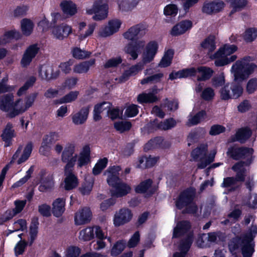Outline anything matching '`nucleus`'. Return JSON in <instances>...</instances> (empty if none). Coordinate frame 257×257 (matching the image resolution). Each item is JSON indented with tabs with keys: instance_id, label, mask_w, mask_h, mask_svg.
I'll return each mask as SVG.
<instances>
[{
	"instance_id": "nucleus-60",
	"label": "nucleus",
	"mask_w": 257,
	"mask_h": 257,
	"mask_svg": "<svg viewBox=\"0 0 257 257\" xmlns=\"http://www.w3.org/2000/svg\"><path fill=\"white\" fill-rule=\"evenodd\" d=\"M16 215V213L13 209L7 210L0 216V223H4V222L11 219Z\"/></svg>"
},
{
	"instance_id": "nucleus-15",
	"label": "nucleus",
	"mask_w": 257,
	"mask_h": 257,
	"mask_svg": "<svg viewBox=\"0 0 257 257\" xmlns=\"http://www.w3.org/2000/svg\"><path fill=\"white\" fill-rule=\"evenodd\" d=\"M38 179L41 185L39 190L45 191L51 189L54 186V181L52 175L44 170H42L38 175Z\"/></svg>"
},
{
	"instance_id": "nucleus-30",
	"label": "nucleus",
	"mask_w": 257,
	"mask_h": 257,
	"mask_svg": "<svg viewBox=\"0 0 257 257\" xmlns=\"http://www.w3.org/2000/svg\"><path fill=\"white\" fill-rule=\"evenodd\" d=\"M34 23L28 19L25 18L21 21V30L23 34L25 36L30 35L34 29Z\"/></svg>"
},
{
	"instance_id": "nucleus-39",
	"label": "nucleus",
	"mask_w": 257,
	"mask_h": 257,
	"mask_svg": "<svg viewBox=\"0 0 257 257\" xmlns=\"http://www.w3.org/2000/svg\"><path fill=\"white\" fill-rule=\"evenodd\" d=\"M13 127V125L11 123H8L2 135V139L6 142H9L15 136L14 130Z\"/></svg>"
},
{
	"instance_id": "nucleus-19",
	"label": "nucleus",
	"mask_w": 257,
	"mask_h": 257,
	"mask_svg": "<svg viewBox=\"0 0 257 257\" xmlns=\"http://www.w3.org/2000/svg\"><path fill=\"white\" fill-rule=\"evenodd\" d=\"M192 27V23L191 21H182L173 26L170 33L172 36H178L184 34L187 31L191 29Z\"/></svg>"
},
{
	"instance_id": "nucleus-28",
	"label": "nucleus",
	"mask_w": 257,
	"mask_h": 257,
	"mask_svg": "<svg viewBox=\"0 0 257 257\" xmlns=\"http://www.w3.org/2000/svg\"><path fill=\"white\" fill-rule=\"evenodd\" d=\"M157 92L158 90L157 89H153L152 92L140 94L138 96V101L140 103L154 102L158 100L156 95Z\"/></svg>"
},
{
	"instance_id": "nucleus-14",
	"label": "nucleus",
	"mask_w": 257,
	"mask_h": 257,
	"mask_svg": "<svg viewBox=\"0 0 257 257\" xmlns=\"http://www.w3.org/2000/svg\"><path fill=\"white\" fill-rule=\"evenodd\" d=\"M132 218L131 211L127 208H122L116 212L113 217L115 226H119L129 222Z\"/></svg>"
},
{
	"instance_id": "nucleus-5",
	"label": "nucleus",
	"mask_w": 257,
	"mask_h": 257,
	"mask_svg": "<svg viewBox=\"0 0 257 257\" xmlns=\"http://www.w3.org/2000/svg\"><path fill=\"white\" fill-rule=\"evenodd\" d=\"M237 50V47L235 45L225 44L220 47L219 50L210 57L215 59V64L217 66H222L227 65L235 61L237 56L235 55L229 56L235 53Z\"/></svg>"
},
{
	"instance_id": "nucleus-63",
	"label": "nucleus",
	"mask_w": 257,
	"mask_h": 257,
	"mask_svg": "<svg viewBox=\"0 0 257 257\" xmlns=\"http://www.w3.org/2000/svg\"><path fill=\"white\" fill-rule=\"evenodd\" d=\"M109 117L114 119L119 118L122 116V110L118 108H113L111 109L107 110Z\"/></svg>"
},
{
	"instance_id": "nucleus-56",
	"label": "nucleus",
	"mask_w": 257,
	"mask_h": 257,
	"mask_svg": "<svg viewBox=\"0 0 257 257\" xmlns=\"http://www.w3.org/2000/svg\"><path fill=\"white\" fill-rule=\"evenodd\" d=\"M192 243L191 237H189L186 243L181 245L180 249L183 251L181 253H176L174 254L173 257H184L185 252L188 250L191 244Z\"/></svg>"
},
{
	"instance_id": "nucleus-8",
	"label": "nucleus",
	"mask_w": 257,
	"mask_h": 257,
	"mask_svg": "<svg viewBox=\"0 0 257 257\" xmlns=\"http://www.w3.org/2000/svg\"><path fill=\"white\" fill-rule=\"evenodd\" d=\"M194 196V192L190 191L183 192L179 196L176 201V206L179 209L186 207V212L194 213L196 211L197 207L192 202Z\"/></svg>"
},
{
	"instance_id": "nucleus-59",
	"label": "nucleus",
	"mask_w": 257,
	"mask_h": 257,
	"mask_svg": "<svg viewBox=\"0 0 257 257\" xmlns=\"http://www.w3.org/2000/svg\"><path fill=\"white\" fill-rule=\"evenodd\" d=\"M122 62V59L120 57H116L108 60L105 63V68H112L117 66Z\"/></svg>"
},
{
	"instance_id": "nucleus-6",
	"label": "nucleus",
	"mask_w": 257,
	"mask_h": 257,
	"mask_svg": "<svg viewBox=\"0 0 257 257\" xmlns=\"http://www.w3.org/2000/svg\"><path fill=\"white\" fill-rule=\"evenodd\" d=\"M108 0H95L91 8H86L85 13L92 16L94 21H102L107 19L109 15Z\"/></svg>"
},
{
	"instance_id": "nucleus-61",
	"label": "nucleus",
	"mask_w": 257,
	"mask_h": 257,
	"mask_svg": "<svg viewBox=\"0 0 257 257\" xmlns=\"http://www.w3.org/2000/svg\"><path fill=\"white\" fill-rule=\"evenodd\" d=\"M78 79L76 77H69L65 80L63 84V87L64 88L71 89L73 88L76 85Z\"/></svg>"
},
{
	"instance_id": "nucleus-34",
	"label": "nucleus",
	"mask_w": 257,
	"mask_h": 257,
	"mask_svg": "<svg viewBox=\"0 0 257 257\" xmlns=\"http://www.w3.org/2000/svg\"><path fill=\"white\" fill-rule=\"evenodd\" d=\"M197 73L198 80H205L211 76L213 71L210 68L200 66L197 68Z\"/></svg>"
},
{
	"instance_id": "nucleus-46",
	"label": "nucleus",
	"mask_w": 257,
	"mask_h": 257,
	"mask_svg": "<svg viewBox=\"0 0 257 257\" xmlns=\"http://www.w3.org/2000/svg\"><path fill=\"white\" fill-rule=\"evenodd\" d=\"M131 126V123L128 121H120L116 122L114 124L115 130L120 133H123L129 130Z\"/></svg>"
},
{
	"instance_id": "nucleus-4",
	"label": "nucleus",
	"mask_w": 257,
	"mask_h": 257,
	"mask_svg": "<svg viewBox=\"0 0 257 257\" xmlns=\"http://www.w3.org/2000/svg\"><path fill=\"white\" fill-rule=\"evenodd\" d=\"M251 58L245 57L237 61L231 69V73L233 75L235 82H241L246 79L256 68V65L249 63Z\"/></svg>"
},
{
	"instance_id": "nucleus-50",
	"label": "nucleus",
	"mask_w": 257,
	"mask_h": 257,
	"mask_svg": "<svg viewBox=\"0 0 257 257\" xmlns=\"http://www.w3.org/2000/svg\"><path fill=\"white\" fill-rule=\"evenodd\" d=\"M152 181L150 179L147 180L140 183L136 187L135 190L137 193H145L151 188Z\"/></svg>"
},
{
	"instance_id": "nucleus-47",
	"label": "nucleus",
	"mask_w": 257,
	"mask_h": 257,
	"mask_svg": "<svg viewBox=\"0 0 257 257\" xmlns=\"http://www.w3.org/2000/svg\"><path fill=\"white\" fill-rule=\"evenodd\" d=\"M32 150V144H28L25 147L23 153L18 160V164H21V163L25 162L30 157Z\"/></svg>"
},
{
	"instance_id": "nucleus-9",
	"label": "nucleus",
	"mask_w": 257,
	"mask_h": 257,
	"mask_svg": "<svg viewBox=\"0 0 257 257\" xmlns=\"http://www.w3.org/2000/svg\"><path fill=\"white\" fill-rule=\"evenodd\" d=\"M121 25V22L118 19L110 20L99 29L98 35L102 38L109 37L119 31Z\"/></svg>"
},
{
	"instance_id": "nucleus-41",
	"label": "nucleus",
	"mask_w": 257,
	"mask_h": 257,
	"mask_svg": "<svg viewBox=\"0 0 257 257\" xmlns=\"http://www.w3.org/2000/svg\"><path fill=\"white\" fill-rule=\"evenodd\" d=\"M8 77L7 75L0 80V93L10 92L15 90V86L7 84Z\"/></svg>"
},
{
	"instance_id": "nucleus-55",
	"label": "nucleus",
	"mask_w": 257,
	"mask_h": 257,
	"mask_svg": "<svg viewBox=\"0 0 257 257\" xmlns=\"http://www.w3.org/2000/svg\"><path fill=\"white\" fill-rule=\"evenodd\" d=\"M14 231H24L27 228V223L25 219H19L13 224Z\"/></svg>"
},
{
	"instance_id": "nucleus-35",
	"label": "nucleus",
	"mask_w": 257,
	"mask_h": 257,
	"mask_svg": "<svg viewBox=\"0 0 257 257\" xmlns=\"http://www.w3.org/2000/svg\"><path fill=\"white\" fill-rule=\"evenodd\" d=\"M251 134V131L248 128L240 129L237 132L235 135V139L234 141L243 143L249 138Z\"/></svg>"
},
{
	"instance_id": "nucleus-22",
	"label": "nucleus",
	"mask_w": 257,
	"mask_h": 257,
	"mask_svg": "<svg viewBox=\"0 0 257 257\" xmlns=\"http://www.w3.org/2000/svg\"><path fill=\"white\" fill-rule=\"evenodd\" d=\"M38 52V48L36 45H32L28 48L24 53L21 61V65L24 67L29 65L32 59L36 56Z\"/></svg>"
},
{
	"instance_id": "nucleus-52",
	"label": "nucleus",
	"mask_w": 257,
	"mask_h": 257,
	"mask_svg": "<svg viewBox=\"0 0 257 257\" xmlns=\"http://www.w3.org/2000/svg\"><path fill=\"white\" fill-rule=\"evenodd\" d=\"M178 13V7L175 4H169L164 9V14L165 16H175Z\"/></svg>"
},
{
	"instance_id": "nucleus-53",
	"label": "nucleus",
	"mask_w": 257,
	"mask_h": 257,
	"mask_svg": "<svg viewBox=\"0 0 257 257\" xmlns=\"http://www.w3.org/2000/svg\"><path fill=\"white\" fill-rule=\"evenodd\" d=\"M80 253V249L76 246L67 247L65 251V257H78Z\"/></svg>"
},
{
	"instance_id": "nucleus-20",
	"label": "nucleus",
	"mask_w": 257,
	"mask_h": 257,
	"mask_svg": "<svg viewBox=\"0 0 257 257\" xmlns=\"http://www.w3.org/2000/svg\"><path fill=\"white\" fill-rule=\"evenodd\" d=\"M60 7L63 14L67 18L71 17L78 13L77 5L72 1H63L61 2Z\"/></svg>"
},
{
	"instance_id": "nucleus-10",
	"label": "nucleus",
	"mask_w": 257,
	"mask_h": 257,
	"mask_svg": "<svg viewBox=\"0 0 257 257\" xmlns=\"http://www.w3.org/2000/svg\"><path fill=\"white\" fill-rule=\"evenodd\" d=\"M71 26L66 23H62L54 26L51 29V35L54 39L63 40L73 33Z\"/></svg>"
},
{
	"instance_id": "nucleus-25",
	"label": "nucleus",
	"mask_w": 257,
	"mask_h": 257,
	"mask_svg": "<svg viewBox=\"0 0 257 257\" xmlns=\"http://www.w3.org/2000/svg\"><path fill=\"white\" fill-rule=\"evenodd\" d=\"M72 170H64L65 178L64 180V188L69 190L76 187L78 185L77 177L72 173Z\"/></svg>"
},
{
	"instance_id": "nucleus-1",
	"label": "nucleus",
	"mask_w": 257,
	"mask_h": 257,
	"mask_svg": "<svg viewBox=\"0 0 257 257\" xmlns=\"http://www.w3.org/2000/svg\"><path fill=\"white\" fill-rule=\"evenodd\" d=\"M29 88L24 84L17 92V98H14L13 94L0 96V109L7 113L10 117H14L26 111L34 104L37 94H30L24 98L21 97Z\"/></svg>"
},
{
	"instance_id": "nucleus-32",
	"label": "nucleus",
	"mask_w": 257,
	"mask_h": 257,
	"mask_svg": "<svg viewBox=\"0 0 257 257\" xmlns=\"http://www.w3.org/2000/svg\"><path fill=\"white\" fill-rule=\"evenodd\" d=\"M190 227V224L187 221L178 223L174 229L173 237H178L183 235L188 231Z\"/></svg>"
},
{
	"instance_id": "nucleus-23",
	"label": "nucleus",
	"mask_w": 257,
	"mask_h": 257,
	"mask_svg": "<svg viewBox=\"0 0 257 257\" xmlns=\"http://www.w3.org/2000/svg\"><path fill=\"white\" fill-rule=\"evenodd\" d=\"M91 217V212L88 208H84L76 212L75 223L76 225H82L88 222Z\"/></svg>"
},
{
	"instance_id": "nucleus-54",
	"label": "nucleus",
	"mask_w": 257,
	"mask_h": 257,
	"mask_svg": "<svg viewBox=\"0 0 257 257\" xmlns=\"http://www.w3.org/2000/svg\"><path fill=\"white\" fill-rule=\"evenodd\" d=\"M61 138V135L57 132H51L47 135L45 138V141L46 143H54Z\"/></svg>"
},
{
	"instance_id": "nucleus-27",
	"label": "nucleus",
	"mask_w": 257,
	"mask_h": 257,
	"mask_svg": "<svg viewBox=\"0 0 257 257\" xmlns=\"http://www.w3.org/2000/svg\"><path fill=\"white\" fill-rule=\"evenodd\" d=\"M95 62L94 59H90L75 64L73 66V71L76 74L86 73L90 68L94 65Z\"/></svg>"
},
{
	"instance_id": "nucleus-51",
	"label": "nucleus",
	"mask_w": 257,
	"mask_h": 257,
	"mask_svg": "<svg viewBox=\"0 0 257 257\" xmlns=\"http://www.w3.org/2000/svg\"><path fill=\"white\" fill-rule=\"evenodd\" d=\"M206 117V113L205 111H201L196 115L190 117L189 119L188 123L191 125L196 124L205 119Z\"/></svg>"
},
{
	"instance_id": "nucleus-43",
	"label": "nucleus",
	"mask_w": 257,
	"mask_h": 257,
	"mask_svg": "<svg viewBox=\"0 0 257 257\" xmlns=\"http://www.w3.org/2000/svg\"><path fill=\"white\" fill-rule=\"evenodd\" d=\"M125 243L122 241H117L112 247L110 253L112 256H116L124 249Z\"/></svg>"
},
{
	"instance_id": "nucleus-38",
	"label": "nucleus",
	"mask_w": 257,
	"mask_h": 257,
	"mask_svg": "<svg viewBox=\"0 0 257 257\" xmlns=\"http://www.w3.org/2000/svg\"><path fill=\"white\" fill-rule=\"evenodd\" d=\"M94 236L93 227H87L80 231L79 238L80 239L87 241L93 238Z\"/></svg>"
},
{
	"instance_id": "nucleus-40",
	"label": "nucleus",
	"mask_w": 257,
	"mask_h": 257,
	"mask_svg": "<svg viewBox=\"0 0 257 257\" xmlns=\"http://www.w3.org/2000/svg\"><path fill=\"white\" fill-rule=\"evenodd\" d=\"M79 95L77 91H72L62 97L58 102L59 104L70 103L75 101Z\"/></svg>"
},
{
	"instance_id": "nucleus-7",
	"label": "nucleus",
	"mask_w": 257,
	"mask_h": 257,
	"mask_svg": "<svg viewBox=\"0 0 257 257\" xmlns=\"http://www.w3.org/2000/svg\"><path fill=\"white\" fill-rule=\"evenodd\" d=\"M207 149V146L206 144H202L192 152L191 156L193 159L200 161L198 164V167L200 169L205 168L214 160L217 152L216 149L212 150L208 156L206 155Z\"/></svg>"
},
{
	"instance_id": "nucleus-44",
	"label": "nucleus",
	"mask_w": 257,
	"mask_h": 257,
	"mask_svg": "<svg viewBox=\"0 0 257 257\" xmlns=\"http://www.w3.org/2000/svg\"><path fill=\"white\" fill-rule=\"evenodd\" d=\"M38 222L37 220L33 221L30 227V239L29 240L30 244L33 243L34 241L37 237L38 234Z\"/></svg>"
},
{
	"instance_id": "nucleus-36",
	"label": "nucleus",
	"mask_w": 257,
	"mask_h": 257,
	"mask_svg": "<svg viewBox=\"0 0 257 257\" xmlns=\"http://www.w3.org/2000/svg\"><path fill=\"white\" fill-rule=\"evenodd\" d=\"M174 55V51L172 49L168 50L165 53L164 57L159 63V65L161 67L169 66L172 62Z\"/></svg>"
},
{
	"instance_id": "nucleus-31",
	"label": "nucleus",
	"mask_w": 257,
	"mask_h": 257,
	"mask_svg": "<svg viewBox=\"0 0 257 257\" xmlns=\"http://www.w3.org/2000/svg\"><path fill=\"white\" fill-rule=\"evenodd\" d=\"M21 37L20 33L16 30H12L6 32L3 36L0 43L1 45L10 42L12 39H18Z\"/></svg>"
},
{
	"instance_id": "nucleus-26",
	"label": "nucleus",
	"mask_w": 257,
	"mask_h": 257,
	"mask_svg": "<svg viewBox=\"0 0 257 257\" xmlns=\"http://www.w3.org/2000/svg\"><path fill=\"white\" fill-rule=\"evenodd\" d=\"M141 0H117L118 9L122 12L132 11L136 8Z\"/></svg>"
},
{
	"instance_id": "nucleus-13",
	"label": "nucleus",
	"mask_w": 257,
	"mask_h": 257,
	"mask_svg": "<svg viewBox=\"0 0 257 257\" xmlns=\"http://www.w3.org/2000/svg\"><path fill=\"white\" fill-rule=\"evenodd\" d=\"M146 33L147 30L145 27L143 25L139 24L129 28L127 31L123 33V36L128 40L133 41L142 37Z\"/></svg>"
},
{
	"instance_id": "nucleus-24",
	"label": "nucleus",
	"mask_w": 257,
	"mask_h": 257,
	"mask_svg": "<svg viewBox=\"0 0 257 257\" xmlns=\"http://www.w3.org/2000/svg\"><path fill=\"white\" fill-rule=\"evenodd\" d=\"M145 44L143 40L137 41L135 45L129 44L124 48V51L131 56V59L136 60L138 57L140 49L143 48Z\"/></svg>"
},
{
	"instance_id": "nucleus-11",
	"label": "nucleus",
	"mask_w": 257,
	"mask_h": 257,
	"mask_svg": "<svg viewBox=\"0 0 257 257\" xmlns=\"http://www.w3.org/2000/svg\"><path fill=\"white\" fill-rule=\"evenodd\" d=\"M232 169L236 172V177H228L224 179L223 186L225 187H231L235 185L237 181H242L244 180L245 171L244 163L239 162L232 167Z\"/></svg>"
},
{
	"instance_id": "nucleus-62",
	"label": "nucleus",
	"mask_w": 257,
	"mask_h": 257,
	"mask_svg": "<svg viewBox=\"0 0 257 257\" xmlns=\"http://www.w3.org/2000/svg\"><path fill=\"white\" fill-rule=\"evenodd\" d=\"M29 9L27 6L22 5L17 7L13 12L14 16L19 17L25 15Z\"/></svg>"
},
{
	"instance_id": "nucleus-58",
	"label": "nucleus",
	"mask_w": 257,
	"mask_h": 257,
	"mask_svg": "<svg viewBox=\"0 0 257 257\" xmlns=\"http://www.w3.org/2000/svg\"><path fill=\"white\" fill-rule=\"evenodd\" d=\"M230 88L232 90V98H237L242 94V88L240 85L233 83L231 85Z\"/></svg>"
},
{
	"instance_id": "nucleus-64",
	"label": "nucleus",
	"mask_w": 257,
	"mask_h": 257,
	"mask_svg": "<svg viewBox=\"0 0 257 257\" xmlns=\"http://www.w3.org/2000/svg\"><path fill=\"white\" fill-rule=\"evenodd\" d=\"M247 4V0H233L231 3V6L235 11H238L244 8Z\"/></svg>"
},
{
	"instance_id": "nucleus-18",
	"label": "nucleus",
	"mask_w": 257,
	"mask_h": 257,
	"mask_svg": "<svg viewBox=\"0 0 257 257\" xmlns=\"http://www.w3.org/2000/svg\"><path fill=\"white\" fill-rule=\"evenodd\" d=\"M253 153V150L250 148H238L235 146L228 149L227 155L233 159L238 160L243 157H248Z\"/></svg>"
},
{
	"instance_id": "nucleus-12",
	"label": "nucleus",
	"mask_w": 257,
	"mask_h": 257,
	"mask_svg": "<svg viewBox=\"0 0 257 257\" xmlns=\"http://www.w3.org/2000/svg\"><path fill=\"white\" fill-rule=\"evenodd\" d=\"M158 49V44L155 41H151L145 47L142 54V63L146 64L152 62L156 55Z\"/></svg>"
},
{
	"instance_id": "nucleus-2",
	"label": "nucleus",
	"mask_w": 257,
	"mask_h": 257,
	"mask_svg": "<svg viewBox=\"0 0 257 257\" xmlns=\"http://www.w3.org/2000/svg\"><path fill=\"white\" fill-rule=\"evenodd\" d=\"M77 150V146L74 143H68L62 152L61 160L66 163L65 170L73 169L76 161L77 167L81 168L88 163L90 161V149L88 146L83 147L78 157L75 152Z\"/></svg>"
},
{
	"instance_id": "nucleus-45",
	"label": "nucleus",
	"mask_w": 257,
	"mask_h": 257,
	"mask_svg": "<svg viewBox=\"0 0 257 257\" xmlns=\"http://www.w3.org/2000/svg\"><path fill=\"white\" fill-rule=\"evenodd\" d=\"M257 37V30L255 28H249L247 29L243 35L244 41L247 42H250L253 41Z\"/></svg>"
},
{
	"instance_id": "nucleus-37",
	"label": "nucleus",
	"mask_w": 257,
	"mask_h": 257,
	"mask_svg": "<svg viewBox=\"0 0 257 257\" xmlns=\"http://www.w3.org/2000/svg\"><path fill=\"white\" fill-rule=\"evenodd\" d=\"M201 46L208 53L214 51L216 48L214 37L211 36L206 39L202 43Z\"/></svg>"
},
{
	"instance_id": "nucleus-57",
	"label": "nucleus",
	"mask_w": 257,
	"mask_h": 257,
	"mask_svg": "<svg viewBox=\"0 0 257 257\" xmlns=\"http://www.w3.org/2000/svg\"><path fill=\"white\" fill-rule=\"evenodd\" d=\"M176 124V121L173 118H170L159 124L158 127L160 129L167 130L173 127Z\"/></svg>"
},
{
	"instance_id": "nucleus-3",
	"label": "nucleus",
	"mask_w": 257,
	"mask_h": 257,
	"mask_svg": "<svg viewBox=\"0 0 257 257\" xmlns=\"http://www.w3.org/2000/svg\"><path fill=\"white\" fill-rule=\"evenodd\" d=\"M120 170L119 166H113L109 167L104 173L107 176L108 184L113 187L112 196L117 198L127 195L131 191V187L128 184L120 181L118 174Z\"/></svg>"
},
{
	"instance_id": "nucleus-42",
	"label": "nucleus",
	"mask_w": 257,
	"mask_h": 257,
	"mask_svg": "<svg viewBox=\"0 0 257 257\" xmlns=\"http://www.w3.org/2000/svg\"><path fill=\"white\" fill-rule=\"evenodd\" d=\"M108 160L106 158L99 160L93 168L92 172L95 175L100 174L101 171L106 167Z\"/></svg>"
},
{
	"instance_id": "nucleus-49",
	"label": "nucleus",
	"mask_w": 257,
	"mask_h": 257,
	"mask_svg": "<svg viewBox=\"0 0 257 257\" xmlns=\"http://www.w3.org/2000/svg\"><path fill=\"white\" fill-rule=\"evenodd\" d=\"M90 55V52L83 51L78 48H75L72 50V55L76 59H84L89 57Z\"/></svg>"
},
{
	"instance_id": "nucleus-29",
	"label": "nucleus",
	"mask_w": 257,
	"mask_h": 257,
	"mask_svg": "<svg viewBox=\"0 0 257 257\" xmlns=\"http://www.w3.org/2000/svg\"><path fill=\"white\" fill-rule=\"evenodd\" d=\"M65 200L61 198L56 199L53 203L52 213L54 216L59 217L65 211Z\"/></svg>"
},
{
	"instance_id": "nucleus-17",
	"label": "nucleus",
	"mask_w": 257,
	"mask_h": 257,
	"mask_svg": "<svg viewBox=\"0 0 257 257\" xmlns=\"http://www.w3.org/2000/svg\"><path fill=\"white\" fill-rule=\"evenodd\" d=\"M225 3L220 0H215L210 3H205L202 8L203 13L213 14L221 12L225 7Z\"/></svg>"
},
{
	"instance_id": "nucleus-48",
	"label": "nucleus",
	"mask_w": 257,
	"mask_h": 257,
	"mask_svg": "<svg viewBox=\"0 0 257 257\" xmlns=\"http://www.w3.org/2000/svg\"><path fill=\"white\" fill-rule=\"evenodd\" d=\"M74 64V61L73 59H70L67 61L61 63L58 68L65 74H69L71 71V66Z\"/></svg>"
},
{
	"instance_id": "nucleus-33",
	"label": "nucleus",
	"mask_w": 257,
	"mask_h": 257,
	"mask_svg": "<svg viewBox=\"0 0 257 257\" xmlns=\"http://www.w3.org/2000/svg\"><path fill=\"white\" fill-rule=\"evenodd\" d=\"M159 158L156 157H143L140 159L139 167L141 168L151 167L158 161Z\"/></svg>"
},
{
	"instance_id": "nucleus-21",
	"label": "nucleus",
	"mask_w": 257,
	"mask_h": 257,
	"mask_svg": "<svg viewBox=\"0 0 257 257\" xmlns=\"http://www.w3.org/2000/svg\"><path fill=\"white\" fill-rule=\"evenodd\" d=\"M89 112V108L86 106L82 108L78 111L72 114V120L75 125H81L84 123L87 118Z\"/></svg>"
},
{
	"instance_id": "nucleus-16",
	"label": "nucleus",
	"mask_w": 257,
	"mask_h": 257,
	"mask_svg": "<svg viewBox=\"0 0 257 257\" xmlns=\"http://www.w3.org/2000/svg\"><path fill=\"white\" fill-rule=\"evenodd\" d=\"M60 70L56 67L44 65L40 68L39 74L43 79L51 80L57 78L60 75Z\"/></svg>"
}]
</instances>
